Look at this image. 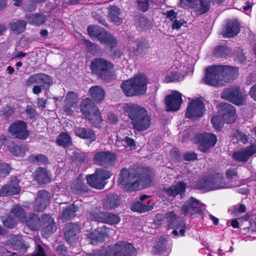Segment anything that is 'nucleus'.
Returning a JSON list of instances; mask_svg holds the SVG:
<instances>
[{"instance_id": "a211bd4d", "label": "nucleus", "mask_w": 256, "mask_h": 256, "mask_svg": "<svg viewBox=\"0 0 256 256\" xmlns=\"http://www.w3.org/2000/svg\"><path fill=\"white\" fill-rule=\"evenodd\" d=\"M116 158V155L110 152H98L93 158L94 162L100 166H112Z\"/></svg>"}, {"instance_id": "473e14b6", "label": "nucleus", "mask_w": 256, "mask_h": 256, "mask_svg": "<svg viewBox=\"0 0 256 256\" xmlns=\"http://www.w3.org/2000/svg\"><path fill=\"white\" fill-rule=\"evenodd\" d=\"M74 132L77 136L81 138L89 139L91 142L96 139L94 131L89 128L77 127L74 128Z\"/></svg>"}, {"instance_id": "2f4dec72", "label": "nucleus", "mask_w": 256, "mask_h": 256, "mask_svg": "<svg viewBox=\"0 0 256 256\" xmlns=\"http://www.w3.org/2000/svg\"><path fill=\"white\" fill-rule=\"evenodd\" d=\"M12 184L6 185L0 190V196H6L19 194L20 188L18 186L19 181L16 178L14 182L12 181Z\"/></svg>"}, {"instance_id": "4468645a", "label": "nucleus", "mask_w": 256, "mask_h": 256, "mask_svg": "<svg viewBox=\"0 0 256 256\" xmlns=\"http://www.w3.org/2000/svg\"><path fill=\"white\" fill-rule=\"evenodd\" d=\"M200 150L206 152L213 147L217 142L216 136L212 133H204L196 136Z\"/></svg>"}, {"instance_id": "69168bd1", "label": "nucleus", "mask_w": 256, "mask_h": 256, "mask_svg": "<svg viewBox=\"0 0 256 256\" xmlns=\"http://www.w3.org/2000/svg\"><path fill=\"white\" fill-rule=\"evenodd\" d=\"M226 48L224 46H218L216 48L214 54L218 56L222 57L224 55V52Z\"/></svg>"}, {"instance_id": "79ce46f5", "label": "nucleus", "mask_w": 256, "mask_h": 256, "mask_svg": "<svg viewBox=\"0 0 256 256\" xmlns=\"http://www.w3.org/2000/svg\"><path fill=\"white\" fill-rule=\"evenodd\" d=\"M56 142L60 146L67 148L71 146L72 139L69 134L66 133H61L57 138Z\"/></svg>"}, {"instance_id": "4c0bfd02", "label": "nucleus", "mask_w": 256, "mask_h": 256, "mask_svg": "<svg viewBox=\"0 0 256 256\" xmlns=\"http://www.w3.org/2000/svg\"><path fill=\"white\" fill-rule=\"evenodd\" d=\"M185 76L170 68L166 74L164 81L166 82H178L184 80Z\"/></svg>"}, {"instance_id": "774afa93", "label": "nucleus", "mask_w": 256, "mask_h": 256, "mask_svg": "<svg viewBox=\"0 0 256 256\" xmlns=\"http://www.w3.org/2000/svg\"><path fill=\"white\" fill-rule=\"evenodd\" d=\"M185 160H193L197 158V154L194 152L186 153L184 156Z\"/></svg>"}, {"instance_id": "603ef678", "label": "nucleus", "mask_w": 256, "mask_h": 256, "mask_svg": "<svg viewBox=\"0 0 256 256\" xmlns=\"http://www.w3.org/2000/svg\"><path fill=\"white\" fill-rule=\"evenodd\" d=\"M246 210V207L243 204H238L230 207L228 209V212L234 216H238L240 214L244 213Z\"/></svg>"}, {"instance_id": "f03ea898", "label": "nucleus", "mask_w": 256, "mask_h": 256, "mask_svg": "<svg viewBox=\"0 0 256 256\" xmlns=\"http://www.w3.org/2000/svg\"><path fill=\"white\" fill-rule=\"evenodd\" d=\"M238 72L236 67L227 66H212L206 69L204 82L212 86L224 84L234 80Z\"/></svg>"}, {"instance_id": "9d476101", "label": "nucleus", "mask_w": 256, "mask_h": 256, "mask_svg": "<svg viewBox=\"0 0 256 256\" xmlns=\"http://www.w3.org/2000/svg\"><path fill=\"white\" fill-rule=\"evenodd\" d=\"M88 216L92 220L110 225L118 224L120 220V217L116 214L100 212L97 208L89 212Z\"/></svg>"}, {"instance_id": "39448f33", "label": "nucleus", "mask_w": 256, "mask_h": 256, "mask_svg": "<svg viewBox=\"0 0 256 256\" xmlns=\"http://www.w3.org/2000/svg\"><path fill=\"white\" fill-rule=\"evenodd\" d=\"M148 82L146 76L140 74L124 81L121 84V88L127 96L142 94L146 92Z\"/></svg>"}, {"instance_id": "c9c22d12", "label": "nucleus", "mask_w": 256, "mask_h": 256, "mask_svg": "<svg viewBox=\"0 0 256 256\" xmlns=\"http://www.w3.org/2000/svg\"><path fill=\"white\" fill-rule=\"evenodd\" d=\"M153 208V204L150 200L147 202V204H144L140 202H136L132 203L130 206V208L133 212H138L140 213L148 212Z\"/></svg>"}, {"instance_id": "5701e85b", "label": "nucleus", "mask_w": 256, "mask_h": 256, "mask_svg": "<svg viewBox=\"0 0 256 256\" xmlns=\"http://www.w3.org/2000/svg\"><path fill=\"white\" fill-rule=\"evenodd\" d=\"M64 232L67 242L72 244L78 240L80 227L77 224H68L64 228Z\"/></svg>"}, {"instance_id": "c756f323", "label": "nucleus", "mask_w": 256, "mask_h": 256, "mask_svg": "<svg viewBox=\"0 0 256 256\" xmlns=\"http://www.w3.org/2000/svg\"><path fill=\"white\" fill-rule=\"evenodd\" d=\"M240 31V24L236 20H232L227 22L222 30L226 38H232L238 34Z\"/></svg>"}, {"instance_id": "49530a36", "label": "nucleus", "mask_w": 256, "mask_h": 256, "mask_svg": "<svg viewBox=\"0 0 256 256\" xmlns=\"http://www.w3.org/2000/svg\"><path fill=\"white\" fill-rule=\"evenodd\" d=\"M10 212L18 218L20 222H25L26 213L22 208L17 205L14 206L10 210Z\"/></svg>"}, {"instance_id": "7c9ffc66", "label": "nucleus", "mask_w": 256, "mask_h": 256, "mask_svg": "<svg viewBox=\"0 0 256 256\" xmlns=\"http://www.w3.org/2000/svg\"><path fill=\"white\" fill-rule=\"evenodd\" d=\"M42 218L43 222L42 232L45 234L48 235L56 230V224L50 215L44 214Z\"/></svg>"}, {"instance_id": "37998d69", "label": "nucleus", "mask_w": 256, "mask_h": 256, "mask_svg": "<svg viewBox=\"0 0 256 256\" xmlns=\"http://www.w3.org/2000/svg\"><path fill=\"white\" fill-rule=\"evenodd\" d=\"M89 121L96 127L100 126L102 119L98 108L94 109V112L90 114L86 118Z\"/></svg>"}, {"instance_id": "dca6fc26", "label": "nucleus", "mask_w": 256, "mask_h": 256, "mask_svg": "<svg viewBox=\"0 0 256 256\" xmlns=\"http://www.w3.org/2000/svg\"><path fill=\"white\" fill-rule=\"evenodd\" d=\"M182 102V94L178 91H172L165 98L166 109L168 112L178 110Z\"/></svg>"}, {"instance_id": "bb28decb", "label": "nucleus", "mask_w": 256, "mask_h": 256, "mask_svg": "<svg viewBox=\"0 0 256 256\" xmlns=\"http://www.w3.org/2000/svg\"><path fill=\"white\" fill-rule=\"evenodd\" d=\"M186 184L184 182H178L176 184L172 185L170 187H164V192L170 196H176L178 194L181 196L184 194Z\"/></svg>"}, {"instance_id": "423d86ee", "label": "nucleus", "mask_w": 256, "mask_h": 256, "mask_svg": "<svg viewBox=\"0 0 256 256\" xmlns=\"http://www.w3.org/2000/svg\"><path fill=\"white\" fill-rule=\"evenodd\" d=\"M218 116H215L211 119L214 128L220 130L223 122L228 124L234 122L236 119V110L234 106L228 103H222L218 107Z\"/></svg>"}, {"instance_id": "13d9d810", "label": "nucleus", "mask_w": 256, "mask_h": 256, "mask_svg": "<svg viewBox=\"0 0 256 256\" xmlns=\"http://www.w3.org/2000/svg\"><path fill=\"white\" fill-rule=\"evenodd\" d=\"M10 168L5 163H0V177H4L10 173Z\"/></svg>"}, {"instance_id": "8fccbe9b", "label": "nucleus", "mask_w": 256, "mask_h": 256, "mask_svg": "<svg viewBox=\"0 0 256 256\" xmlns=\"http://www.w3.org/2000/svg\"><path fill=\"white\" fill-rule=\"evenodd\" d=\"M86 186L83 181L80 178L76 180L72 185V190L75 193H80L82 191H86Z\"/></svg>"}, {"instance_id": "680f3d73", "label": "nucleus", "mask_w": 256, "mask_h": 256, "mask_svg": "<svg viewBox=\"0 0 256 256\" xmlns=\"http://www.w3.org/2000/svg\"><path fill=\"white\" fill-rule=\"evenodd\" d=\"M130 44L132 46L134 50L136 51H138L144 48V44L140 40L133 42Z\"/></svg>"}, {"instance_id": "6ab92c4d", "label": "nucleus", "mask_w": 256, "mask_h": 256, "mask_svg": "<svg viewBox=\"0 0 256 256\" xmlns=\"http://www.w3.org/2000/svg\"><path fill=\"white\" fill-rule=\"evenodd\" d=\"M202 208L200 202L196 198L191 197L182 207V212L186 216H190L198 213Z\"/></svg>"}, {"instance_id": "2eb2a0df", "label": "nucleus", "mask_w": 256, "mask_h": 256, "mask_svg": "<svg viewBox=\"0 0 256 256\" xmlns=\"http://www.w3.org/2000/svg\"><path fill=\"white\" fill-rule=\"evenodd\" d=\"M220 176L218 177L220 178ZM218 179L214 182L212 176H208L202 179L198 184V187L199 189L205 191H210L214 190L228 188L231 186L228 184H218Z\"/></svg>"}, {"instance_id": "0eeeda50", "label": "nucleus", "mask_w": 256, "mask_h": 256, "mask_svg": "<svg viewBox=\"0 0 256 256\" xmlns=\"http://www.w3.org/2000/svg\"><path fill=\"white\" fill-rule=\"evenodd\" d=\"M113 67L110 62L102 58L94 59L90 65L92 72L103 80H107L111 76Z\"/></svg>"}, {"instance_id": "aec40b11", "label": "nucleus", "mask_w": 256, "mask_h": 256, "mask_svg": "<svg viewBox=\"0 0 256 256\" xmlns=\"http://www.w3.org/2000/svg\"><path fill=\"white\" fill-rule=\"evenodd\" d=\"M6 244L23 252H26L29 247L27 242L20 235H10L6 241Z\"/></svg>"}, {"instance_id": "e433bc0d", "label": "nucleus", "mask_w": 256, "mask_h": 256, "mask_svg": "<svg viewBox=\"0 0 256 256\" xmlns=\"http://www.w3.org/2000/svg\"><path fill=\"white\" fill-rule=\"evenodd\" d=\"M92 98L96 102H100L104 98V91L102 88L96 86L90 88L89 90Z\"/></svg>"}, {"instance_id": "338daca9", "label": "nucleus", "mask_w": 256, "mask_h": 256, "mask_svg": "<svg viewBox=\"0 0 256 256\" xmlns=\"http://www.w3.org/2000/svg\"><path fill=\"white\" fill-rule=\"evenodd\" d=\"M184 23H186L184 20H175L172 24V28L173 29L178 30L180 28L181 26L183 25Z\"/></svg>"}, {"instance_id": "3c124183", "label": "nucleus", "mask_w": 256, "mask_h": 256, "mask_svg": "<svg viewBox=\"0 0 256 256\" xmlns=\"http://www.w3.org/2000/svg\"><path fill=\"white\" fill-rule=\"evenodd\" d=\"M9 150L13 155L16 156L22 157L26 150L25 146L22 145H14L9 148Z\"/></svg>"}, {"instance_id": "f3484780", "label": "nucleus", "mask_w": 256, "mask_h": 256, "mask_svg": "<svg viewBox=\"0 0 256 256\" xmlns=\"http://www.w3.org/2000/svg\"><path fill=\"white\" fill-rule=\"evenodd\" d=\"M8 132L16 138L26 140L28 136L26 124L23 121L18 120L12 124Z\"/></svg>"}, {"instance_id": "ddd939ff", "label": "nucleus", "mask_w": 256, "mask_h": 256, "mask_svg": "<svg viewBox=\"0 0 256 256\" xmlns=\"http://www.w3.org/2000/svg\"><path fill=\"white\" fill-rule=\"evenodd\" d=\"M205 112L203 102L198 98L192 100L188 104L186 116L189 118L202 117Z\"/></svg>"}, {"instance_id": "20e7f679", "label": "nucleus", "mask_w": 256, "mask_h": 256, "mask_svg": "<svg viewBox=\"0 0 256 256\" xmlns=\"http://www.w3.org/2000/svg\"><path fill=\"white\" fill-rule=\"evenodd\" d=\"M136 252L135 248L131 244L120 242L106 248L87 254L85 256H131Z\"/></svg>"}, {"instance_id": "a18cd8bd", "label": "nucleus", "mask_w": 256, "mask_h": 256, "mask_svg": "<svg viewBox=\"0 0 256 256\" xmlns=\"http://www.w3.org/2000/svg\"><path fill=\"white\" fill-rule=\"evenodd\" d=\"M26 26V22L24 20H18L10 23L9 27L14 32L20 33L24 31Z\"/></svg>"}, {"instance_id": "09e8293b", "label": "nucleus", "mask_w": 256, "mask_h": 256, "mask_svg": "<svg viewBox=\"0 0 256 256\" xmlns=\"http://www.w3.org/2000/svg\"><path fill=\"white\" fill-rule=\"evenodd\" d=\"M78 210V207L74 204L69 206L68 208L62 210V216L64 219L70 218L74 216V214Z\"/></svg>"}, {"instance_id": "72a5a7b5", "label": "nucleus", "mask_w": 256, "mask_h": 256, "mask_svg": "<svg viewBox=\"0 0 256 256\" xmlns=\"http://www.w3.org/2000/svg\"><path fill=\"white\" fill-rule=\"evenodd\" d=\"M34 178L39 184L49 182L51 180V175L44 168H38L35 170Z\"/></svg>"}, {"instance_id": "4d7b16f0", "label": "nucleus", "mask_w": 256, "mask_h": 256, "mask_svg": "<svg viewBox=\"0 0 256 256\" xmlns=\"http://www.w3.org/2000/svg\"><path fill=\"white\" fill-rule=\"evenodd\" d=\"M197 2L198 0H180V4L184 8L194 9L197 8V5H196Z\"/></svg>"}, {"instance_id": "f704fd0d", "label": "nucleus", "mask_w": 256, "mask_h": 256, "mask_svg": "<svg viewBox=\"0 0 256 256\" xmlns=\"http://www.w3.org/2000/svg\"><path fill=\"white\" fill-rule=\"evenodd\" d=\"M80 107L82 112L86 118L94 112V109L98 108L94 102L89 98L84 99L81 102Z\"/></svg>"}, {"instance_id": "cd10ccee", "label": "nucleus", "mask_w": 256, "mask_h": 256, "mask_svg": "<svg viewBox=\"0 0 256 256\" xmlns=\"http://www.w3.org/2000/svg\"><path fill=\"white\" fill-rule=\"evenodd\" d=\"M26 19L28 24L39 26L45 24L48 20V16L41 12H36L26 14Z\"/></svg>"}, {"instance_id": "de8ad7c7", "label": "nucleus", "mask_w": 256, "mask_h": 256, "mask_svg": "<svg viewBox=\"0 0 256 256\" xmlns=\"http://www.w3.org/2000/svg\"><path fill=\"white\" fill-rule=\"evenodd\" d=\"M28 160L30 162L37 164H46L48 162L47 157L42 154H32L29 156Z\"/></svg>"}, {"instance_id": "a19ab883", "label": "nucleus", "mask_w": 256, "mask_h": 256, "mask_svg": "<svg viewBox=\"0 0 256 256\" xmlns=\"http://www.w3.org/2000/svg\"><path fill=\"white\" fill-rule=\"evenodd\" d=\"M188 66L187 63H182L179 60H176L174 62V64L170 68L186 76L188 73Z\"/></svg>"}, {"instance_id": "393cba45", "label": "nucleus", "mask_w": 256, "mask_h": 256, "mask_svg": "<svg viewBox=\"0 0 256 256\" xmlns=\"http://www.w3.org/2000/svg\"><path fill=\"white\" fill-rule=\"evenodd\" d=\"M256 152V146L252 144L246 148L234 152L232 157L236 161L246 162Z\"/></svg>"}, {"instance_id": "a878e982", "label": "nucleus", "mask_w": 256, "mask_h": 256, "mask_svg": "<svg viewBox=\"0 0 256 256\" xmlns=\"http://www.w3.org/2000/svg\"><path fill=\"white\" fill-rule=\"evenodd\" d=\"M170 246L167 240L161 238L154 246L152 253L156 256H167L170 254Z\"/></svg>"}, {"instance_id": "b1692460", "label": "nucleus", "mask_w": 256, "mask_h": 256, "mask_svg": "<svg viewBox=\"0 0 256 256\" xmlns=\"http://www.w3.org/2000/svg\"><path fill=\"white\" fill-rule=\"evenodd\" d=\"M52 84V80L49 76L42 73L31 76L26 81V85L28 86L35 84L41 86L47 84L50 86Z\"/></svg>"}, {"instance_id": "ea45409f", "label": "nucleus", "mask_w": 256, "mask_h": 256, "mask_svg": "<svg viewBox=\"0 0 256 256\" xmlns=\"http://www.w3.org/2000/svg\"><path fill=\"white\" fill-rule=\"evenodd\" d=\"M119 204L118 196L116 194L107 196L104 202L103 206L104 209L112 210L117 207Z\"/></svg>"}, {"instance_id": "c85d7f7f", "label": "nucleus", "mask_w": 256, "mask_h": 256, "mask_svg": "<svg viewBox=\"0 0 256 256\" xmlns=\"http://www.w3.org/2000/svg\"><path fill=\"white\" fill-rule=\"evenodd\" d=\"M108 17L110 20L118 26L120 24L123 20L124 16L121 10L116 6H112L108 9Z\"/></svg>"}, {"instance_id": "7ed1b4c3", "label": "nucleus", "mask_w": 256, "mask_h": 256, "mask_svg": "<svg viewBox=\"0 0 256 256\" xmlns=\"http://www.w3.org/2000/svg\"><path fill=\"white\" fill-rule=\"evenodd\" d=\"M123 110L128 116L136 130L144 131L150 126L151 119L145 108L134 104H126L123 106Z\"/></svg>"}, {"instance_id": "e2e57ef3", "label": "nucleus", "mask_w": 256, "mask_h": 256, "mask_svg": "<svg viewBox=\"0 0 256 256\" xmlns=\"http://www.w3.org/2000/svg\"><path fill=\"white\" fill-rule=\"evenodd\" d=\"M226 176L228 179L234 180L237 177V172L234 169H229L226 172Z\"/></svg>"}, {"instance_id": "0e129e2a", "label": "nucleus", "mask_w": 256, "mask_h": 256, "mask_svg": "<svg viewBox=\"0 0 256 256\" xmlns=\"http://www.w3.org/2000/svg\"><path fill=\"white\" fill-rule=\"evenodd\" d=\"M26 112L30 118H34L36 115L35 109L30 106H28L26 108Z\"/></svg>"}, {"instance_id": "bf43d9fd", "label": "nucleus", "mask_w": 256, "mask_h": 256, "mask_svg": "<svg viewBox=\"0 0 256 256\" xmlns=\"http://www.w3.org/2000/svg\"><path fill=\"white\" fill-rule=\"evenodd\" d=\"M138 7L142 12H146L148 8V0H138Z\"/></svg>"}, {"instance_id": "5fc2aeb1", "label": "nucleus", "mask_w": 256, "mask_h": 256, "mask_svg": "<svg viewBox=\"0 0 256 256\" xmlns=\"http://www.w3.org/2000/svg\"><path fill=\"white\" fill-rule=\"evenodd\" d=\"M117 144L120 143L122 144L124 146H128L132 149L136 148L135 141L133 138H130L128 136H126L122 140H117Z\"/></svg>"}, {"instance_id": "052dcab7", "label": "nucleus", "mask_w": 256, "mask_h": 256, "mask_svg": "<svg viewBox=\"0 0 256 256\" xmlns=\"http://www.w3.org/2000/svg\"><path fill=\"white\" fill-rule=\"evenodd\" d=\"M234 137L238 142H240L243 144H246L248 142L246 136L241 132H236Z\"/></svg>"}, {"instance_id": "c03bdc74", "label": "nucleus", "mask_w": 256, "mask_h": 256, "mask_svg": "<svg viewBox=\"0 0 256 256\" xmlns=\"http://www.w3.org/2000/svg\"><path fill=\"white\" fill-rule=\"evenodd\" d=\"M196 5V8L194 9L196 12L198 14H202L206 12L210 8V4L208 0H200L199 3L197 2Z\"/></svg>"}, {"instance_id": "9b49d317", "label": "nucleus", "mask_w": 256, "mask_h": 256, "mask_svg": "<svg viewBox=\"0 0 256 256\" xmlns=\"http://www.w3.org/2000/svg\"><path fill=\"white\" fill-rule=\"evenodd\" d=\"M164 220L168 224L170 228H175L172 231V234L175 236H184L185 233L186 224L182 220H180L178 216L172 211L168 212L164 217Z\"/></svg>"}, {"instance_id": "58836bf2", "label": "nucleus", "mask_w": 256, "mask_h": 256, "mask_svg": "<svg viewBox=\"0 0 256 256\" xmlns=\"http://www.w3.org/2000/svg\"><path fill=\"white\" fill-rule=\"evenodd\" d=\"M26 225L30 229L36 230H38L41 226V222L39 216L34 214H30L26 220Z\"/></svg>"}, {"instance_id": "6e6d98bb", "label": "nucleus", "mask_w": 256, "mask_h": 256, "mask_svg": "<svg viewBox=\"0 0 256 256\" xmlns=\"http://www.w3.org/2000/svg\"><path fill=\"white\" fill-rule=\"evenodd\" d=\"M3 224L9 228H12L16 226V220L10 216L2 218Z\"/></svg>"}, {"instance_id": "4be33fe9", "label": "nucleus", "mask_w": 256, "mask_h": 256, "mask_svg": "<svg viewBox=\"0 0 256 256\" xmlns=\"http://www.w3.org/2000/svg\"><path fill=\"white\" fill-rule=\"evenodd\" d=\"M110 230L104 226L98 228L88 234V240L92 244H98L108 237Z\"/></svg>"}, {"instance_id": "6e6552de", "label": "nucleus", "mask_w": 256, "mask_h": 256, "mask_svg": "<svg viewBox=\"0 0 256 256\" xmlns=\"http://www.w3.org/2000/svg\"><path fill=\"white\" fill-rule=\"evenodd\" d=\"M112 172L102 168H96L93 174L86 176L89 186L98 190L103 189L107 184L106 180L112 176Z\"/></svg>"}, {"instance_id": "864d4df0", "label": "nucleus", "mask_w": 256, "mask_h": 256, "mask_svg": "<svg viewBox=\"0 0 256 256\" xmlns=\"http://www.w3.org/2000/svg\"><path fill=\"white\" fill-rule=\"evenodd\" d=\"M78 101L77 94L72 92H68L66 96L65 99V102L69 106H73L74 104H76Z\"/></svg>"}, {"instance_id": "1a4fd4ad", "label": "nucleus", "mask_w": 256, "mask_h": 256, "mask_svg": "<svg viewBox=\"0 0 256 256\" xmlns=\"http://www.w3.org/2000/svg\"><path fill=\"white\" fill-rule=\"evenodd\" d=\"M88 32L90 36L96 38L101 43L111 48L115 47L116 45V40L114 36L103 28L98 26H90L88 28Z\"/></svg>"}, {"instance_id": "f257e3e1", "label": "nucleus", "mask_w": 256, "mask_h": 256, "mask_svg": "<svg viewBox=\"0 0 256 256\" xmlns=\"http://www.w3.org/2000/svg\"><path fill=\"white\" fill-rule=\"evenodd\" d=\"M152 178L147 174H140L134 170L123 168L118 175V182L126 191L142 189L151 185Z\"/></svg>"}, {"instance_id": "412c9836", "label": "nucleus", "mask_w": 256, "mask_h": 256, "mask_svg": "<svg viewBox=\"0 0 256 256\" xmlns=\"http://www.w3.org/2000/svg\"><path fill=\"white\" fill-rule=\"evenodd\" d=\"M50 193L46 190H40L37 193L34 204V210L36 212L44 211L49 204Z\"/></svg>"}, {"instance_id": "f8f14e48", "label": "nucleus", "mask_w": 256, "mask_h": 256, "mask_svg": "<svg viewBox=\"0 0 256 256\" xmlns=\"http://www.w3.org/2000/svg\"><path fill=\"white\" fill-rule=\"evenodd\" d=\"M221 98L238 106L244 105L246 102V96L242 94L240 88L236 87L224 90L221 94Z\"/></svg>"}]
</instances>
